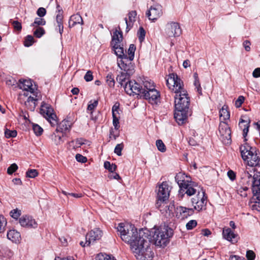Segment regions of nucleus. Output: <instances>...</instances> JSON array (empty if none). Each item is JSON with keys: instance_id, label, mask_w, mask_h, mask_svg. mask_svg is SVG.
Masks as SVG:
<instances>
[{"instance_id": "nucleus-1", "label": "nucleus", "mask_w": 260, "mask_h": 260, "mask_svg": "<svg viewBox=\"0 0 260 260\" xmlns=\"http://www.w3.org/2000/svg\"><path fill=\"white\" fill-rule=\"evenodd\" d=\"M121 239L130 245L131 248L136 255L146 257L145 252L149 245V231L146 229L140 230L133 225L120 223L117 227Z\"/></svg>"}, {"instance_id": "nucleus-2", "label": "nucleus", "mask_w": 260, "mask_h": 260, "mask_svg": "<svg viewBox=\"0 0 260 260\" xmlns=\"http://www.w3.org/2000/svg\"><path fill=\"white\" fill-rule=\"evenodd\" d=\"M16 84L20 89L29 92L34 96L29 95L24 102L25 107L33 111L37 105V102L41 98V94L36 82H16Z\"/></svg>"}, {"instance_id": "nucleus-3", "label": "nucleus", "mask_w": 260, "mask_h": 260, "mask_svg": "<svg viewBox=\"0 0 260 260\" xmlns=\"http://www.w3.org/2000/svg\"><path fill=\"white\" fill-rule=\"evenodd\" d=\"M241 155L243 160L251 167L260 166V157L257 155L256 148L245 143L240 147Z\"/></svg>"}, {"instance_id": "nucleus-4", "label": "nucleus", "mask_w": 260, "mask_h": 260, "mask_svg": "<svg viewBox=\"0 0 260 260\" xmlns=\"http://www.w3.org/2000/svg\"><path fill=\"white\" fill-rule=\"evenodd\" d=\"M153 240L155 245L160 247L166 246L169 238L173 235L172 230L168 226H160L154 229Z\"/></svg>"}, {"instance_id": "nucleus-5", "label": "nucleus", "mask_w": 260, "mask_h": 260, "mask_svg": "<svg viewBox=\"0 0 260 260\" xmlns=\"http://www.w3.org/2000/svg\"><path fill=\"white\" fill-rule=\"evenodd\" d=\"M245 177L248 179V182H251L252 186V192L254 199L253 204L251 205L252 210L260 211V176L257 175L252 176L248 172H245Z\"/></svg>"}, {"instance_id": "nucleus-6", "label": "nucleus", "mask_w": 260, "mask_h": 260, "mask_svg": "<svg viewBox=\"0 0 260 260\" xmlns=\"http://www.w3.org/2000/svg\"><path fill=\"white\" fill-rule=\"evenodd\" d=\"M177 183L180 188L179 194L184 193L188 196H191L204 190L197 183L191 181L179 180Z\"/></svg>"}, {"instance_id": "nucleus-7", "label": "nucleus", "mask_w": 260, "mask_h": 260, "mask_svg": "<svg viewBox=\"0 0 260 260\" xmlns=\"http://www.w3.org/2000/svg\"><path fill=\"white\" fill-rule=\"evenodd\" d=\"M127 60H118V65L119 67L123 70L122 72L117 75L116 80L118 81H125L126 80H129V77L132 75L135 71L134 68L132 63L127 64L126 61Z\"/></svg>"}, {"instance_id": "nucleus-8", "label": "nucleus", "mask_w": 260, "mask_h": 260, "mask_svg": "<svg viewBox=\"0 0 260 260\" xmlns=\"http://www.w3.org/2000/svg\"><path fill=\"white\" fill-rule=\"evenodd\" d=\"M145 89L141 96L148 101L149 103L152 105H157L159 102L160 95L158 91L154 87H148V84L150 82H145Z\"/></svg>"}, {"instance_id": "nucleus-9", "label": "nucleus", "mask_w": 260, "mask_h": 260, "mask_svg": "<svg viewBox=\"0 0 260 260\" xmlns=\"http://www.w3.org/2000/svg\"><path fill=\"white\" fill-rule=\"evenodd\" d=\"M122 86H123L125 92L129 95L136 94L141 96L143 90L145 89V85L144 87L140 84V82H118Z\"/></svg>"}, {"instance_id": "nucleus-10", "label": "nucleus", "mask_w": 260, "mask_h": 260, "mask_svg": "<svg viewBox=\"0 0 260 260\" xmlns=\"http://www.w3.org/2000/svg\"><path fill=\"white\" fill-rule=\"evenodd\" d=\"M175 109L189 110L190 99L186 91H182L181 94L175 96Z\"/></svg>"}, {"instance_id": "nucleus-11", "label": "nucleus", "mask_w": 260, "mask_h": 260, "mask_svg": "<svg viewBox=\"0 0 260 260\" xmlns=\"http://www.w3.org/2000/svg\"><path fill=\"white\" fill-rule=\"evenodd\" d=\"M182 33L179 24L177 22H168L165 26L164 35L167 37H179Z\"/></svg>"}, {"instance_id": "nucleus-12", "label": "nucleus", "mask_w": 260, "mask_h": 260, "mask_svg": "<svg viewBox=\"0 0 260 260\" xmlns=\"http://www.w3.org/2000/svg\"><path fill=\"white\" fill-rule=\"evenodd\" d=\"M191 203L193 206V210L198 211L205 210L207 204V197L205 196L204 190L199 192L197 195L191 198Z\"/></svg>"}, {"instance_id": "nucleus-13", "label": "nucleus", "mask_w": 260, "mask_h": 260, "mask_svg": "<svg viewBox=\"0 0 260 260\" xmlns=\"http://www.w3.org/2000/svg\"><path fill=\"white\" fill-rule=\"evenodd\" d=\"M170 189L169 186L166 182H163L158 187L157 198V202L156 207L159 208L161 203L167 200L170 196Z\"/></svg>"}, {"instance_id": "nucleus-14", "label": "nucleus", "mask_w": 260, "mask_h": 260, "mask_svg": "<svg viewBox=\"0 0 260 260\" xmlns=\"http://www.w3.org/2000/svg\"><path fill=\"white\" fill-rule=\"evenodd\" d=\"M40 113L50 122L52 126L57 124L56 116L53 113V109L47 104L43 103L40 109Z\"/></svg>"}, {"instance_id": "nucleus-15", "label": "nucleus", "mask_w": 260, "mask_h": 260, "mask_svg": "<svg viewBox=\"0 0 260 260\" xmlns=\"http://www.w3.org/2000/svg\"><path fill=\"white\" fill-rule=\"evenodd\" d=\"M231 132L225 122H220L219 125L218 137L223 143L229 144L231 142Z\"/></svg>"}, {"instance_id": "nucleus-16", "label": "nucleus", "mask_w": 260, "mask_h": 260, "mask_svg": "<svg viewBox=\"0 0 260 260\" xmlns=\"http://www.w3.org/2000/svg\"><path fill=\"white\" fill-rule=\"evenodd\" d=\"M19 222L21 226L30 229H35L37 227L38 224L35 219L31 216L25 215L21 216L19 220Z\"/></svg>"}, {"instance_id": "nucleus-17", "label": "nucleus", "mask_w": 260, "mask_h": 260, "mask_svg": "<svg viewBox=\"0 0 260 260\" xmlns=\"http://www.w3.org/2000/svg\"><path fill=\"white\" fill-rule=\"evenodd\" d=\"M102 236V232L99 229H94L89 232L86 236L87 246L90 245L96 240H100Z\"/></svg>"}, {"instance_id": "nucleus-18", "label": "nucleus", "mask_w": 260, "mask_h": 260, "mask_svg": "<svg viewBox=\"0 0 260 260\" xmlns=\"http://www.w3.org/2000/svg\"><path fill=\"white\" fill-rule=\"evenodd\" d=\"M162 14L161 7L159 5L151 7L146 13V15L149 19L153 21L157 19Z\"/></svg>"}, {"instance_id": "nucleus-19", "label": "nucleus", "mask_w": 260, "mask_h": 260, "mask_svg": "<svg viewBox=\"0 0 260 260\" xmlns=\"http://www.w3.org/2000/svg\"><path fill=\"white\" fill-rule=\"evenodd\" d=\"M192 208H188L182 206L177 207L176 209V217L181 220L187 218L193 214Z\"/></svg>"}, {"instance_id": "nucleus-20", "label": "nucleus", "mask_w": 260, "mask_h": 260, "mask_svg": "<svg viewBox=\"0 0 260 260\" xmlns=\"http://www.w3.org/2000/svg\"><path fill=\"white\" fill-rule=\"evenodd\" d=\"M166 84L169 89L175 93V96L181 94L182 91H186L183 82H166Z\"/></svg>"}, {"instance_id": "nucleus-21", "label": "nucleus", "mask_w": 260, "mask_h": 260, "mask_svg": "<svg viewBox=\"0 0 260 260\" xmlns=\"http://www.w3.org/2000/svg\"><path fill=\"white\" fill-rule=\"evenodd\" d=\"M188 115L189 110L175 109L174 118L179 124H182L186 120Z\"/></svg>"}, {"instance_id": "nucleus-22", "label": "nucleus", "mask_w": 260, "mask_h": 260, "mask_svg": "<svg viewBox=\"0 0 260 260\" xmlns=\"http://www.w3.org/2000/svg\"><path fill=\"white\" fill-rule=\"evenodd\" d=\"M112 45L113 46L115 53L118 57L117 61L118 60H127V61H124L125 62L127 63V62L128 61L127 55L124 53L123 48L121 46L120 44H115Z\"/></svg>"}, {"instance_id": "nucleus-23", "label": "nucleus", "mask_w": 260, "mask_h": 260, "mask_svg": "<svg viewBox=\"0 0 260 260\" xmlns=\"http://www.w3.org/2000/svg\"><path fill=\"white\" fill-rule=\"evenodd\" d=\"M73 124V121L69 119V118L63 120L59 124L56 129L57 131L65 132L69 131Z\"/></svg>"}, {"instance_id": "nucleus-24", "label": "nucleus", "mask_w": 260, "mask_h": 260, "mask_svg": "<svg viewBox=\"0 0 260 260\" xmlns=\"http://www.w3.org/2000/svg\"><path fill=\"white\" fill-rule=\"evenodd\" d=\"M222 235L224 239L233 243L237 242V235L235 234L230 228L224 229Z\"/></svg>"}, {"instance_id": "nucleus-25", "label": "nucleus", "mask_w": 260, "mask_h": 260, "mask_svg": "<svg viewBox=\"0 0 260 260\" xmlns=\"http://www.w3.org/2000/svg\"><path fill=\"white\" fill-rule=\"evenodd\" d=\"M137 12L136 11H132L128 13V20L125 18V24L126 25V31L128 32L133 27L134 22L136 21V16Z\"/></svg>"}, {"instance_id": "nucleus-26", "label": "nucleus", "mask_w": 260, "mask_h": 260, "mask_svg": "<svg viewBox=\"0 0 260 260\" xmlns=\"http://www.w3.org/2000/svg\"><path fill=\"white\" fill-rule=\"evenodd\" d=\"M249 120L245 116H242L240 122L239 126L243 129V135L244 138L247 135L249 128Z\"/></svg>"}, {"instance_id": "nucleus-27", "label": "nucleus", "mask_w": 260, "mask_h": 260, "mask_svg": "<svg viewBox=\"0 0 260 260\" xmlns=\"http://www.w3.org/2000/svg\"><path fill=\"white\" fill-rule=\"evenodd\" d=\"M7 238L13 242H19L21 239L20 234L15 230H10L7 233Z\"/></svg>"}, {"instance_id": "nucleus-28", "label": "nucleus", "mask_w": 260, "mask_h": 260, "mask_svg": "<svg viewBox=\"0 0 260 260\" xmlns=\"http://www.w3.org/2000/svg\"><path fill=\"white\" fill-rule=\"evenodd\" d=\"M69 26L73 27L77 24H83V21L82 17L78 14L73 15L69 20Z\"/></svg>"}, {"instance_id": "nucleus-29", "label": "nucleus", "mask_w": 260, "mask_h": 260, "mask_svg": "<svg viewBox=\"0 0 260 260\" xmlns=\"http://www.w3.org/2000/svg\"><path fill=\"white\" fill-rule=\"evenodd\" d=\"M62 10L58 9L57 14L56 16V21L57 24V27H58V29L60 34L61 35L62 32L63 31V26L62 24Z\"/></svg>"}, {"instance_id": "nucleus-30", "label": "nucleus", "mask_w": 260, "mask_h": 260, "mask_svg": "<svg viewBox=\"0 0 260 260\" xmlns=\"http://www.w3.org/2000/svg\"><path fill=\"white\" fill-rule=\"evenodd\" d=\"M122 40V32L121 31H118L117 30H116L114 32L112 37L111 44L114 45L115 44H120Z\"/></svg>"}, {"instance_id": "nucleus-31", "label": "nucleus", "mask_w": 260, "mask_h": 260, "mask_svg": "<svg viewBox=\"0 0 260 260\" xmlns=\"http://www.w3.org/2000/svg\"><path fill=\"white\" fill-rule=\"evenodd\" d=\"M220 117L221 120H225L229 119L230 117V112L228 110V107L224 105L219 111Z\"/></svg>"}, {"instance_id": "nucleus-32", "label": "nucleus", "mask_w": 260, "mask_h": 260, "mask_svg": "<svg viewBox=\"0 0 260 260\" xmlns=\"http://www.w3.org/2000/svg\"><path fill=\"white\" fill-rule=\"evenodd\" d=\"M136 50V47L134 45H130L128 49V55L127 56L128 61L127 62V64L132 63L131 61L133 60L134 57L135 51Z\"/></svg>"}, {"instance_id": "nucleus-33", "label": "nucleus", "mask_w": 260, "mask_h": 260, "mask_svg": "<svg viewBox=\"0 0 260 260\" xmlns=\"http://www.w3.org/2000/svg\"><path fill=\"white\" fill-rule=\"evenodd\" d=\"M85 140L82 139H77L75 140L71 141L69 144L70 146H73L74 149L80 147L84 144Z\"/></svg>"}, {"instance_id": "nucleus-34", "label": "nucleus", "mask_w": 260, "mask_h": 260, "mask_svg": "<svg viewBox=\"0 0 260 260\" xmlns=\"http://www.w3.org/2000/svg\"><path fill=\"white\" fill-rule=\"evenodd\" d=\"M46 24V21L44 19L40 17L36 18L34 22L31 24L33 27H40V25H44Z\"/></svg>"}, {"instance_id": "nucleus-35", "label": "nucleus", "mask_w": 260, "mask_h": 260, "mask_svg": "<svg viewBox=\"0 0 260 260\" xmlns=\"http://www.w3.org/2000/svg\"><path fill=\"white\" fill-rule=\"evenodd\" d=\"M36 30L34 32L35 37L40 38L45 34V31L42 27H34Z\"/></svg>"}, {"instance_id": "nucleus-36", "label": "nucleus", "mask_w": 260, "mask_h": 260, "mask_svg": "<svg viewBox=\"0 0 260 260\" xmlns=\"http://www.w3.org/2000/svg\"><path fill=\"white\" fill-rule=\"evenodd\" d=\"M104 168L109 172H113L116 170L117 166L114 164H111L109 161H106L104 162Z\"/></svg>"}, {"instance_id": "nucleus-37", "label": "nucleus", "mask_w": 260, "mask_h": 260, "mask_svg": "<svg viewBox=\"0 0 260 260\" xmlns=\"http://www.w3.org/2000/svg\"><path fill=\"white\" fill-rule=\"evenodd\" d=\"M95 260H116V259L109 255L100 253L96 255Z\"/></svg>"}, {"instance_id": "nucleus-38", "label": "nucleus", "mask_w": 260, "mask_h": 260, "mask_svg": "<svg viewBox=\"0 0 260 260\" xmlns=\"http://www.w3.org/2000/svg\"><path fill=\"white\" fill-rule=\"evenodd\" d=\"M156 146L159 151L165 152L166 151V146L161 140H156Z\"/></svg>"}, {"instance_id": "nucleus-39", "label": "nucleus", "mask_w": 260, "mask_h": 260, "mask_svg": "<svg viewBox=\"0 0 260 260\" xmlns=\"http://www.w3.org/2000/svg\"><path fill=\"white\" fill-rule=\"evenodd\" d=\"M34 42V39L32 36L28 35L24 42V45L26 47H29L32 45Z\"/></svg>"}, {"instance_id": "nucleus-40", "label": "nucleus", "mask_w": 260, "mask_h": 260, "mask_svg": "<svg viewBox=\"0 0 260 260\" xmlns=\"http://www.w3.org/2000/svg\"><path fill=\"white\" fill-rule=\"evenodd\" d=\"M26 175L28 178H35L38 175V172L37 170L29 169L26 172Z\"/></svg>"}, {"instance_id": "nucleus-41", "label": "nucleus", "mask_w": 260, "mask_h": 260, "mask_svg": "<svg viewBox=\"0 0 260 260\" xmlns=\"http://www.w3.org/2000/svg\"><path fill=\"white\" fill-rule=\"evenodd\" d=\"M248 190V188L246 186L240 187L237 189V193L242 197H246L247 196L246 191Z\"/></svg>"}, {"instance_id": "nucleus-42", "label": "nucleus", "mask_w": 260, "mask_h": 260, "mask_svg": "<svg viewBox=\"0 0 260 260\" xmlns=\"http://www.w3.org/2000/svg\"><path fill=\"white\" fill-rule=\"evenodd\" d=\"M21 214V212L20 210H18V209H13L10 212V216L14 218L18 219V218L20 216Z\"/></svg>"}, {"instance_id": "nucleus-43", "label": "nucleus", "mask_w": 260, "mask_h": 260, "mask_svg": "<svg viewBox=\"0 0 260 260\" xmlns=\"http://www.w3.org/2000/svg\"><path fill=\"white\" fill-rule=\"evenodd\" d=\"M5 135L7 138H14L17 136V132L6 129L5 132Z\"/></svg>"}, {"instance_id": "nucleus-44", "label": "nucleus", "mask_w": 260, "mask_h": 260, "mask_svg": "<svg viewBox=\"0 0 260 260\" xmlns=\"http://www.w3.org/2000/svg\"><path fill=\"white\" fill-rule=\"evenodd\" d=\"M32 128L36 135L40 136L42 134L43 128L39 125L34 124L32 125Z\"/></svg>"}, {"instance_id": "nucleus-45", "label": "nucleus", "mask_w": 260, "mask_h": 260, "mask_svg": "<svg viewBox=\"0 0 260 260\" xmlns=\"http://www.w3.org/2000/svg\"><path fill=\"white\" fill-rule=\"evenodd\" d=\"M145 34L146 32L144 29L142 27H141L138 31V37L140 42H142L144 40Z\"/></svg>"}, {"instance_id": "nucleus-46", "label": "nucleus", "mask_w": 260, "mask_h": 260, "mask_svg": "<svg viewBox=\"0 0 260 260\" xmlns=\"http://www.w3.org/2000/svg\"><path fill=\"white\" fill-rule=\"evenodd\" d=\"M7 224V221L5 218L3 216H0V233L3 232L5 231V228Z\"/></svg>"}, {"instance_id": "nucleus-47", "label": "nucleus", "mask_w": 260, "mask_h": 260, "mask_svg": "<svg viewBox=\"0 0 260 260\" xmlns=\"http://www.w3.org/2000/svg\"><path fill=\"white\" fill-rule=\"evenodd\" d=\"M123 148V144L122 143L117 144L115 149L114 152L118 156L122 155L121 151Z\"/></svg>"}, {"instance_id": "nucleus-48", "label": "nucleus", "mask_w": 260, "mask_h": 260, "mask_svg": "<svg viewBox=\"0 0 260 260\" xmlns=\"http://www.w3.org/2000/svg\"><path fill=\"white\" fill-rule=\"evenodd\" d=\"M197 225V222L196 220H191L186 224V228L188 230H192Z\"/></svg>"}, {"instance_id": "nucleus-49", "label": "nucleus", "mask_w": 260, "mask_h": 260, "mask_svg": "<svg viewBox=\"0 0 260 260\" xmlns=\"http://www.w3.org/2000/svg\"><path fill=\"white\" fill-rule=\"evenodd\" d=\"M98 104V100L90 101L87 107V110L91 111L93 110Z\"/></svg>"}, {"instance_id": "nucleus-50", "label": "nucleus", "mask_w": 260, "mask_h": 260, "mask_svg": "<svg viewBox=\"0 0 260 260\" xmlns=\"http://www.w3.org/2000/svg\"><path fill=\"white\" fill-rule=\"evenodd\" d=\"M18 169L17 165L14 163L12 164L7 169V173L9 175L12 174L15 172Z\"/></svg>"}, {"instance_id": "nucleus-51", "label": "nucleus", "mask_w": 260, "mask_h": 260, "mask_svg": "<svg viewBox=\"0 0 260 260\" xmlns=\"http://www.w3.org/2000/svg\"><path fill=\"white\" fill-rule=\"evenodd\" d=\"M113 124L115 129H118L119 128V117L117 115H112Z\"/></svg>"}, {"instance_id": "nucleus-52", "label": "nucleus", "mask_w": 260, "mask_h": 260, "mask_svg": "<svg viewBox=\"0 0 260 260\" xmlns=\"http://www.w3.org/2000/svg\"><path fill=\"white\" fill-rule=\"evenodd\" d=\"M244 101V97L243 96H239L238 99L235 101V105L237 108L241 107V105Z\"/></svg>"}, {"instance_id": "nucleus-53", "label": "nucleus", "mask_w": 260, "mask_h": 260, "mask_svg": "<svg viewBox=\"0 0 260 260\" xmlns=\"http://www.w3.org/2000/svg\"><path fill=\"white\" fill-rule=\"evenodd\" d=\"M12 24L14 29L18 31H20L22 29V26L20 22L18 21H13L12 22Z\"/></svg>"}, {"instance_id": "nucleus-54", "label": "nucleus", "mask_w": 260, "mask_h": 260, "mask_svg": "<svg viewBox=\"0 0 260 260\" xmlns=\"http://www.w3.org/2000/svg\"><path fill=\"white\" fill-rule=\"evenodd\" d=\"M178 76L174 73L170 74L168 78L166 79V81H177Z\"/></svg>"}, {"instance_id": "nucleus-55", "label": "nucleus", "mask_w": 260, "mask_h": 260, "mask_svg": "<svg viewBox=\"0 0 260 260\" xmlns=\"http://www.w3.org/2000/svg\"><path fill=\"white\" fill-rule=\"evenodd\" d=\"M86 81H91L93 79L92 72L91 71H88L84 77Z\"/></svg>"}, {"instance_id": "nucleus-56", "label": "nucleus", "mask_w": 260, "mask_h": 260, "mask_svg": "<svg viewBox=\"0 0 260 260\" xmlns=\"http://www.w3.org/2000/svg\"><path fill=\"white\" fill-rule=\"evenodd\" d=\"M108 178L110 179H116V180H120L121 179V178L118 174L113 172H110V173L108 175Z\"/></svg>"}, {"instance_id": "nucleus-57", "label": "nucleus", "mask_w": 260, "mask_h": 260, "mask_svg": "<svg viewBox=\"0 0 260 260\" xmlns=\"http://www.w3.org/2000/svg\"><path fill=\"white\" fill-rule=\"evenodd\" d=\"M119 107V104L116 103L112 107V115H117L118 114V109Z\"/></svg>"}, {"instance_id": "nucleus-58", "label": "nucleus", "mask_w": 260, "mask_h": 260, "mask_svg": "<svg viewBox=\"0 0 260 260\" xmlns=\"http://www.w3.org/2000/svg\"><path fill=\"white\" fill-rule=\"evenodd\" d=\"M255 253L252 250H248L246 253V257L248 260H253L255 258Z\"/></svg>"}, {"instance_id": "nucleus-59", "label": "nucleus", "mask_w": 260, "mask_h": 260, "mask_svg": "<svg viewBox=\"0 0 260 260\" xmlns=\"http://www.w3.org/2000/svg\"><path fill=\"white\" fill-rule=\"evenodd\" d=\"M46 13V9L42 7L39 8L37 12V15L40 17H42L44 16L45 15Z\"/></svg>"}, {"instance_id": "nucleus-60", "label": "nucleus", "mask_w": 260, "mask_h": 260, "mask_svg": "<svg viewBox=\"0 0 260 260\" xmlns=\"http://www.w3.org/2000/svg\"><path fill=\"white\" fill-rule=\"evenodd\" d=\"M76 159L78 161L81 162H85L87 161L86 157L80 154H77L76 155Z\"/></svg>"}, {"instance_id": "nucleus-61", "label": "nucleus", "mask_w": 260, "mask_h": 260, "mask_svg": "<svg viewBox=\"0 0 260 260\" xmlns=\"http://www.w3.org/2000/svg\"><path fill=\"white\" fill-rule=\"evenodd\" d=\"M163 204V205H162V207H164L165 208V210H166V211L167 213H168H168L169 214H170L171 213H172V211L174 208V205H169V206H168V205H166L164 202L162 203Z\"/></svg>"}, {"instance_id": "nucleus-62", "label": "nucleus", "mask_w": 260, "mask_h": 260, "mask_svg": "<svg viewBox=\"0 0 260 260\" xmlns=\"http://www.w3.org/2000/svg\"><path fill=\"white\" fill-rule=\"evenodd\" d=\"M63 135L62 136L57 135L55 137L54 141L56 145H59L61 144L63 141L62 140Z\"/></svg>"}, {"instance_id": "nucleus-63", "label": "nucleus", "mask_w": 260, "mask_h": 260, "mask_svg": "<svg viewBox=\"0 0 260 260\" xmlns=\"http://www.w3.org/2000/svg\"><path fill=\"white\" fill-rule=\"evenodd\" d=\"M194 85L195 86V88L197 89V91L200 94H202V87L201 86L200 82H194Z\"/></svg>"}, {"instance_id": "nucleus-64", "label": "nucleus", "mask_w": 260, "mask_h": 260, "mask_svg": "<svg viewBox=\"0 0 260 260\" xmlns=\"http://www.w3.org/2000/svg\"><path fill=\"white\" fill-rule=\"evenodd\" d=\"M252 75L255 78L260 77V68L255 69L252 73Z\"/></svg>"}]
</instances>
